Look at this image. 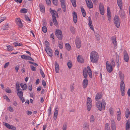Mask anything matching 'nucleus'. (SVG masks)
Segmentation results:
<instances>
[{
  "mask_svg": "<svg viewBox=\"0 0 130 130\" xmlns=\"http://www.w3.org/2000/svg\"><path fill=\"white\" fill-rule=\"evenodd\" d=\"M6 17H2L0 18V22H1L6 19Z\"/></svg>",
  "mask_w": 130,
  "mask_h": 130,
  "instance_id": "4d7b16f0",
  "label": "nucleus"
},
{
  "mask_svg": "<svg viewBox=\"0 0 130 130\" xmlns=\"http://www.w3.org/2000/svg\"><path fill=\"white\" fill-rule=\"evenodd\" d=\"M120 111V109H119V111L117 112V113H119L117 115V119L118 121H120L121 119V116L120 115V114H121V112Z\"/></svg>",
  "mask_w": 130,
  "mask_h": 130,
  "instance_id": "f704fd0d",
  "label": "nucleus"
},
{
  "mask_svg": "<svg viewBox=\"0 0 130 130\" xmlns=\"http://www.w3.org/2000/svg\"><path fill=\"white\" fill-rule=\"evenodd\" d=\"M20 85L23 90H26L27 88V85L25 84H24L23 83H21Z\"/></svg>",
  "mask_w": 130,
  "mask_h": 130,
  "instance_id": "cd10ccee",
  "label": "nucleus"
},
{
  "mask_svg": "<svg viewBox=\"0 0 130 130\" xmlns=\"http://www.w3.org/2000/svg\"><path fill=\"white\" fill-rule=\"evenodd\" d=\"M88 19H89L88 25H89L92 24V22L91 21V19L90 17H89Z\"/></svg>",
  "mask_w": 130,
  "mask_h": 130,
  "instance_id": "e2e57ef3",
  "label": "nucleus"
},
{
  "mask_svg": "<svg viewBox=\"0 0 130 130\" xmlns=\"http://www.w3.org/2000/svg\"><path fill=\"white\" fill-rule=\"evenodd\" d=\"M117 66L119 67V56H117Z\"/></svg>",
  "mask_w": 130,
  "mask_h": 130,
  "instance_id": "09e8293b",
  "label": "nucleus"
},
{
  "mask_svg": "<svg viewBox=\"0 0 130 130\" xmlns=\"http://www.w3.org/2000/svg\"><path fill=\"white\" fill-rule=\"evenodd\" d=\"M50 12L52 15V18L58 17V15L57 11L55 10H52L51 8L50 9Z\"/></svg>",
  "mask_w": 130,
  "mask_h": 130,
  "instance_id": "1a4fd4ad",
  "label": "nucleus"
},
{
  "mask_svg": "<svg viewBox=\"0 0 130 130\" xmlns=\"http://www.w3.org/2000/svg\"><path fill=\"white\" fill-rule=\"evenodd\" d=\"M110 127H109L108 124L106 123L105 124V130H109Z\"/></svg>",
  "mask_w": 130,
  "mask_h": 130,
  "instance_id": "bf43d9fd",
  "label": "nucleus"
},
{
  "mask_svg": "<svg viewBox=\"0 0 130 130\" xmlns=\"http://www.w3.org/2000/svg\"><path fill=\"white\" fill-rule=\"evenodd\" d=\"M13 45L15 47L17 46H21L22 45L20 43L17 42H14L13 43Z\"/></svg>",
  "mask_w": 130,
  "mask_h": 130,
  "instance_id": "a18cd8bd",
  "label": "nucleus"
},
{
  "mask_svg": "<svg viewBox=\"0 0 130 130\" xmlns=\"http://www.w3.org/2000/svg\"><path fill=\"white\" fill-rule=\"evenodd\" d=\"M95 36L96 37V39L98 41H99L100 40V35L97 34L96 33L95 34Z\"/></svg>",
  "mask_w": 130,
  "mask_h": 130,
  "instance_id": "13d9d810",
  "label": "nucleus"
},
{
  "mask_svg": "<svg viewBox=\"0 0 130 130\" xmlns=\"http://www.w3.org/2000/svg\"><path fill=\"white\" fill-rule=\"evenodd\" d=\"M130 115V111L128 108L126 109V112L125 113V117L127 118H128Z\"/></svg>",
  "mask_w": 130,
  "mask_h": 130,
  "instance_id": "7c9ffc66",
  "label": "nucleus"
},
{
  "mask_svg": "<svg viewBox=\"0 0 130 130\" xmlns=\"http://www.w3.org/2000/svg\"><path fill=\"white\" fill-rule=\"evenodd\" d=\"M106 68L107 71L109 73H111L113 70V67L111 64L108 63V62L107 61L106 62Z\"/></svg>",
  "mask_w": 130,
  "mask_h": 130,
  "instance_id": "0eeeda50",
  "label": "nucleus"
},
{
  "mask_svg": "<svg viewBox=\"0 0 130 130\" xmlns=\"http://www.w3.org/2000/svg\"><path fill=\"white\" fill-rule=\"evenodd\" d=\"M117 2L119 7L121 9L122 7V0H117Z\"/></svg>",
  "mask_w": 130,
  "mask_h": 130,
  "instance_id": "c85d7f7f",
  "label": "nucleus"
},
{
  "mask_svg": "<svg viewBox=\"0 0 130 130\" xmlns=\"http://www.w3.org/2000/svg\"><path fill=\"white\" fill-rule=\"evenodd\" d=\"M53 21L55 26H57L58 25L57 22L55 18H53Z\"/></svg>",
  "mask_w": 130,
  "mask_h": 130,
  "instance_id": "58836bf2",
  "label": "nucleus"
},
{
  "mask_svg": "<svg viewBox=\"0 0 130 130\" xmlns=\"http://www.w3.org/2000/svg\"><path fill=\"white\" fill-rule=\"evenodd\" d=\"M99 8L100 13L102 15L104 14V8L103 4L102 3H100L99 4Z\"/></svg>",
  "mask_w": 130,
  "mask_h": 130,
  "instance_id": "9d476101",
  "label": "nucleus"
},
{
  "mask_svg": "<svg viewBox=\"0 0 130 130\" xmlns=\"http://www.w3.org/2000/svg\"><path fill=\"white\" fill-rule=\"evenodd\" d=\"M90 59L91 61L93 63H96L99 58L98 53L95 51L91 52L90 54Z\"/></svg>",
  "mask_w": 130,
  "mask_h": 130,
  "instance_id": "f03ea898",
  "label": "nucleus"
},
{
  "mask_svg": "<svg viewBox=\"0 0 130 130\" xmlns=\"http://www.w3.org/2000/svg\"><path fill=\"white\" fill-rule=\"evenodd\" d=\"M102 95V93H98L95 96V99L96 100L98 101L101 98Z\"/></svg>",
  "mask_w": 130,
  "mask_h": 130,
  "instance_id": "b1692460",
  "label": "nucleus"
},
{
  "mask_svg": "<svg viewBox=\"0 0 130 130\" xmlns=\"http://www.w3.org/2000/svg\"><path fill=\"white\" fill-rule=\"evenodd\" d=\"M67 65L69 69L71 68L72 67V63L70 61H69L68 62Z\"/></svg>",
  "mask_w": 130,
  "mask_h": 130,
  "instance_id": "79ce46f5",
  "label": "nucleus"
},
{
  "mask_svg": "<svg viewBox=\"0 0 130 130\" xmlns=\"http://www.w3.org/2000/svg\"><path fill=\"white\" fill-rule=\"evenodd\" d=\"M72 4L73 7H75L76 6V0H71Z\"/></svg>",
  "mask_w": 130,
  "mask_h": 130,
  "instance_id": "ea45409f",
  "label": "nucleus"
},
{
  "mask_svg": "<svg viewBox=\"0 0 130 130\" xmlns=\"http://www.w3.org/2000/svg\"><path fill=\"white\" fill-rule=\"evenodd\" d=\"M40 73L41 75L43 78H44L45 77V75L41 69H40Z\"/></svg>",
  "mask_w": 130,
  "mask_h": 130,
  "instance_id": "052dcab7",
  "label": "nucleus"
},
{
  "mask_svg": "<svg viewBox=\"0 0 130 130\" xmlns=\"http://www.w3.org/2000/svg\"><path fill=\"white\" fill-rule=\"evenodd\" d=\"M92 101L90 98L88 97L87 101V107L88 111H89L92 106Z\"/></svg>",
  "mask_w": 130,
  "mask_h": 130,
  "instance_id": "39448f33",
  "label": "nucleus"
},
{
  "mask_svg": "<svg viewBox=\"0 0 130 130\" xmlns=\"http://www.w3.org/2000/svg\"><path fill=\"white\" fill-rule=\"evenodd\" d=\"M42 30L44 32L46 33L47 32V28L45 26H44L42 28Z\"/></svg>",
  "mask_w": 130,
  "mask_h": 130,
  "instance_id": "3c124183",
  "label": "nucleus"
},
{
  "mask_svg": "<svg viewBox=\"0 0 130 130\" xmlns=\"http://www.w3.org/2000/svg\"><path fill=\"white\" fill-rule=\"evenodd\" d=\"M45 44L46 46V47L48 46H49V42L47 41H45Z\"/></svg>",
  "mask_w": 130,
  "mask_h": 130,
  "instance_id": "338daca9",
  "label": "nucleus"
},
{
  "mask_svg": "<svg viewBox=\"0 0 130 130\" xmlns=\"http://www.w3.org/2000/svg\"><path fill=\"white\" fill-rule=\"evenodd\" d=\"M28 89L29 90L31 91L32 89V84L30 83L28 84Z\"/></svg>",
  "mask_w": 130,
  "mask_h": 130,
  "instance_id": "de8ad7c7",
  "label": "nucleus"
},
{
  "mask_svg": "<svg viewBox=\"0 0 130 130\" xmlns=\"http://www.w3.org/2000/svg\"><path fill=\"white\" fill-rule=\"evenodd\" d=\"M108 20L109 22H110L111 20V15L110 13L107 14Z\"/></svg>",
  "mask_w": 130,
  "mask_h": 130,
  "instance_id": "603ef678",
  "label": "nucleus"
},
{
  "mask_svg": "<svg viewBox=\"0 0 130 130\" xmlns=\"http://www.w3.org/2000/svg\"><path fill=\"white\" fill-rule=\"evenodd\" d=\"M81 10L83 16L85 17L86 15V12L85 10L83 7L81 8Z\"/></svg>",
  "mask_w": 130,
  "mask_h": 130,
  "instance_id": "e433bc0d",
  "label": "nucleus"
},
{
  "mask_svg": "<svg viewBox=\"0 0 130 130\" xmlns=\"http://www.w3.org/2000/svg\"><path fill=\"white\" fill-rule=\"evenodd\" d=\"M56 35L59 40H61L62 38V35L61 31L58 30L56 31Z\"/></svg>",
  "mask_w": 130,
  "mask_h": 130,
  "instance_id": "6e6552de",
  "label": "nucleus"
},
{
  "mask_svg": "<svg viewBox=\"0 0 130 130\" xmlns=\"http://www.w3.org/2000/svg\"><path fill=\"white\" fill-rule=\"evenodd\" d=\"M6 92L8 93H11V91L10 89H5Z\"/></svg>",
  "mask_w": 130,
  "mask_h": 130,
  "instance_id": "69168bd1",
  "label": "nucleus"
},
{
  "mask_svg": "<svg viewBox=\"0 0 130 130\" xmlns=\"http://www.w3.org/2000/svg\"><path fill=\"white\" fill-rule=\"evenodd\" d=\"M4 98L8 102L10 101V100L9 99L8 97L6 95H4L3 96Z\"/></svg>",
  "mask_w": 130,
  "mask_h": 130,
  "instance_id": "5fc2aeb1",
  "label": "nucleus"
},
{
  "mask_svg": "<svg viewBox=\"0 0 130 130\" xmlns=\"http://www.w3.org/2000/svg\"><path fill=\"white\" fill-rule=\"evenodd\" d=\"M77 61L78 62L81 63L83 62V59L80 57L79 55L78 56L77 58Z\"/></svg>",
  "mask_w": 130,
  "mask_h": 130,
  "instance_id": "c9c22d12",
  "label": "nucleus"
},
{
  "mask_svg": "<svg viewBox=\"0 0 130 130\" xmlns=\"http://www.w3.org/2000/svg\"><path fill=\"white\" fill-rule=\"evenodd\" d=\"M45 50L49 56L51 57H52V51L51 48L49 46H47L46 47Z\"/></svg>",
  "mask_w": 130,
  "mask_h": 130,
  "instance_id": "9b49d317",
  "label": "nucleus"
},
{
  "mask_svg": "<svg viewBox=\"0 0 130 130\" xmlns=\"http://www.w3.org/2000/svg\"><path fill=\"white\" fill-rule=\"evenodd\" d=\"M83 74L84 77L86 78L87 77V73L90 78L92 77V72L89 66H88L87 68H85L83 70Z\"/></svg>",
  "mask_w": 130,
  "mask_h": 130,
  "instance_id": "7ed1b4c3",
  "label": "nucleus"
},
{
  "mask_svg": "<svg viewBox=\"0 0 130 130\" xmlns=\"http://www.w3.org/2000/svg\"><path fill=\"white\" fill-rule=\"evenodd\" d=\"M54 4L57 6L58 4V1L57 0H52Z\"/></svg>",
  "mask_w": 130,
  "mask_h": 130,
  "instance_id": "6e6d98bb",
  "label": "nucleus"
},
{
  "mask_svg": "<svg viewBox=\"0 0 130 130\" xmlns=\"http://www.w3.org/2000/svg\"><path fill=\"white\" fill-rule=\"evenodd\" d=\"M9 26L8 24H6L3 27V30H6L9 28Z\"/></svg>",
  "mask_w": 130,
  "mask_h": 130,
  "instance_id": "4c0bfd02",
  "label": "nucleus"
},
{
  "mask_svg": "<svg viewBox=\"0 0 130 130\" xmlns=\"http://www.w3.org/2000/svg\"><path fill=\"white\" fill-rule=\"evenodd\" d=\"M61 4V7L62 8L63 11L65 12L66 11V6L65 4V1H60Z\"/></svg>",
  "mask_w": 130,
  "mask_h": 130,
  "instance_id": "6ab92c4d",
  "label": "nucleus"
},
{
  "mask_svg": "<svg viewBox=\"0 0 130 130\" xmlns=\"http://www.w3.org/2000/svg\"><path fill=\"white\" fill-rule=\"evenodd\" d=\"M5 125L8 128L10 129V128H11L10 127V125L9 124L7 123H5Z\"/></svg>",
  "mask_w": 130,
  "mask_h": 130,
  "instance_id": "680f3d73",
  "label": "nucleus"
},
{
  "mask_svg": "<svg viewBox=\"0 0 130 130\" xmlns=\"http://www.w3.org/2000/svg\"><path fill=\"white\" fill-rule=\"evenodd\" d=\"M16 24L18 25L20 28L23 27V26L20 19L19 18H16L15 19Z\"/></svg>",
  "mask_w": 130,
  "mask_h": 130,
  "instance_id": "ddd939ff",
  "label": "nucleus"
},
{
  "mask_svg": "<svg viewBox=\"0 0 130 130\" xmlns=\"http://www.w3.org/2000/svg\"><path fill=\"white\" fill-rule=\"evenodd\" d=\"M21 57L23 59L29 60L32 61H34L33 59L28 56H26L24 55H22L21 56Z\"/></svg>",
  "mask_w": 130,
  "mask_h": 130,
  "instance_id": "dca6fc26",
  "label": "nucleus"
},
{
  "mask_svg": "<svg viewBox=\"0 0 130 130\" xmlns=\"http://www.w3.org/2000/svg\"><path fill=\"white\" fill-rule=\"evenodd\" d=\"M17 94L19 96L20 99L22 100V103H23L25 101V100L24 99V98L23 97V93L22 91H18Z\"/></svg>",
  "mask_w": 130,
  "mask_h": 130,
  "instance_id": "f8f14e48",
  "label": "nucleus"
},
{
  "mask_svg": "<svg viewBox=\"0 0 130 130\" xmlns=\"http://www.w3.org/2000/svg\"><path fill=\"white\" fill-rule=\"evenodd\" d=\"M114 23L116 27L118 28L120 26V21L118 16L115 15L114 18Z\"/></svg>",
  "mask_w": 130,
  "mask_h": 130,
  "instance_id": "423d86ee",
  "label": "nucleus"
},
{
  "mask_svg": "<svg viewBox=\"0 0 130 130\" xmlns=\"http://www.w3.org/2000/svg\"><path fill=\"white\" fill-rule=\"evenodd\" d=\"M111 127L112 130H116V126L115 125V123L113 120H112L111 122Z\"/></svg>",
  "mask_w": 130,
  "mask_h": 130,
  "instance_id": "aec40b11",
  "label": "nucleus"
},
{
  "mask_svg": "<svg viewBox=\"0 0 130 130\" xmlns=\"http://www.w3.org/2000/svg\"><path fill=\"white\" fill-rule=\"evenodd\" d=\"M40 10V11L42 13H44L45 12V7L42 4L40 3L39 4Z\"/></svg>",
  "mask_w": 130,
  "mask_h": 130,
  "instance_id": "393cba45",
  "label": "nucleus"
},
{
  "mask_svg": "<svg viewBox=\"0 0 130 130\" xmlns=\"http://www.w3.org/2000/svg\"><path fill=\"white\" fill-rule=\"evenodd\" d=\"M75 43L77 48H79L81 46L80 40L79 39H76L75 41Z\"/></svg>",
  "mask_w": 130,
  "mask_h": 130,
  "instance_id": "a211bd4d",
  "label": "nucleus"
},
{
  "mask_svg": "<svg viewBox=\"0 0 130 130\" xmlns=\"http://www.w3.org/2000/svg\"><path fill=\"white\" fill-rule=\"evenodd\" d=\"M8 109L9 111L12 112H13L14 110L13 108L11 106L8 107Z\"/></svg>",
  "mask_w": 130,
  "mask_h": 130,
  "instance_id": "0e129e2a",
  "label": "nucleus"
},
{
  "mask_svg": "<svg viewBox=\"0 0 130 130\" xmlns=\"http://www.w3.org/2000/svg\"><path fill=\"white\" fill-rule=\"evenodd\" d=\"M27 12V10L25 8H23L20 10V12L21 13H25Z\"/></svg>",
  "mask_w": 130,
  "mask_h": 130,
  "instance_id": "37998d69",
  "label": "nucleus"
},
{
  "mask_svg": "<svg viewBox=\"0 0 130 130\" xmlns=\"http://www.w3.org/2000/svg\"><path fill=\"white\" fill-rule=\"evenodd\" d=\"M106 103L104 100H103L102 102H98L96 103V106L99 110L101 111L102 109L105 108Z\"/></svg>",
  "mask_w": 130,
  "mask_h": 130,
  "instance_id": "20e7f679",
  "label": "nucleus"
},
{
  "mask_svg": "<svg viewBox=\"0 0 130 130\" xmlns=\"http://www.w3.org/2000/svg\"><path fill=\"white\" fill-rule=\"evenodd\" d=\"M111 65L113 67H114L115 66V60L113 59H112L111 60Z\"/></svg>",
  "mask_w": 130,
  "mask_h": 130,
  "instance_id": "49530a36",
  "label": "nucleus"
},
{
  "mask_svg": "<svg viewBox=\"0 0 130 130\" xmlns=\"http://www.w3.org/2000/svg\"><path fill=\"white\" fill-rule=\"evenodd\" d=\"M67 125L66 124H64L62 127L63 130H66Z\"/></svg>",
  "mask_w": 130,
  "mask_h": 130,
  "instance_id": "774afa93",
  "label": "nucleus"
},
{
  "mask_svg": "<svg viewBox=\"0 0 130 130\" xmlns=\"http://www.w3.org/2000/svg\"><path fill=\"white\" fill-rule=\"evenodd\" d=\"M73 20L74 23H76L77 20V14L75 11H73L72 13Z\"/></svg>",
  "mask_w": 130,
  "mask_h": 130,
  "instance_id": "f3484780",
  "label": "nucleus"
},
{
  "mask_svg": "<svg viewBox=\"0 0 130 130\" xmlns=\"http://www.w3.org/2000/svg\"><path fill=\"white\" fill-rule=\"evenodd\" d=\"M94 120L95 119L94 116L93 115H91L90 118V122H93L94 121Z\"/></svg>",
  "mask_w": 130,
  "mask_h": 130,
  "instance_id": "c03bdc74",
  "label": "nucleus"
},
{
  "mask_svg": "<svg viewBox=\"0 0 130 130\" xmlns=\"http://www.w3.org/2000/svg\"><path fill=\"white\" fill-rule=\"evenodd\" d=\"M15 87L17 91H19L20 90V86L19 85V83L18 81H17L16 82V84L15 85Z\"/></svg>",
  "mask_w": 130,
  "mask_h": 130,
  "instance_id": "2f4dec72",
  "label": "nucleus"
},
{
  "mask_svg": "<svg viewBox=\"0 0 130 130\" xmlns=\"http://www.w3.org/2000/svg\"><path fill=\"white\" fill-rule=\"evenodd\" d=\"M112 42L114 45L115 48H117V42L116 41V38L115 37L113 36L112 37Z\"/></svg>",
  "mask_w": 130,
  "mask_h": 130,
  "instance_id": "4468645a",
  "label": "nucleus"
},
{
  "mask_svg": "<svg viewBox=\"0 0 130 130\" xmlns=\"http://www.w3.org/2000/svg\"><path fill=\"white\" fill-rule=\"evenodd\" d=\"M58 107L55 108V110L54 112V120H56L58 115Z\"/></svg>",
  "mask_w": 130,
  "mask_h": 130,
  "instance_id": "412c9836",
  "label": "nucleus"
},
{
  "mask_svg": "<svg viewBox=\"0 0 130 130\" xmlns=\"http://www.w3.org/2000/svg\"><path fill=\"white\" fill-rule=\"evenodd\" d=\"M7 50L9 51H11L13 50V47L12 46H10V45H9L7 46Z\"/></svg>",
  "mask_w": 130,
  "mask_h": 130,
  "instance_id": "a19ab883",
  "label": "nucleus"
},
{
  "mask_svg": "<svg viewBox=\"0 0 130 130\" xmlns=\"http://www.w3.org/2000/svg\"><path fill=\"white\" fill-rule=\"evenodd\" d=\"M84 130H89V125L86 123H84L83 125Z\"/></svg>",
  "mask_w": 130,
  "mask_h": 130,
  "instance_id": "bb28decb",
  "label": "nucleus"
},
{
  "mask_svg": "<svg viewBox=\"0 0 130 130\" xmlns=\"http://www.w3.org/2000/svg\"><path fill=\"white\" fill-rule=\"evenodd\" d=\"M124 58L125 61L126 62L128 61L129 59V57L126 52H125L124 53Z\"/></svg>",
  "mask_w": 130,
  "mask_h": 130,
  "instance_id": "5701e85b",
  "label": "nucleus"
},
{
  "mask_svg": "<svg viewBox=\"0 0 130 130\" xmlns=\"http://www.w3.org/2000/svg\"><path fill=\"white\" fill-rule=\"evenodd\" d=\"M109 112L110 114L112 116L114 115V111L113 109L112 108H110L109 109Z\"/></svg>",
  "mask_w": 130,
  "mask_h": 130,
  "instance_id": "72a5a7b5",
  "label": "nucleus"
},
{
  "mask_svg": "<svg viewBox=\"0 0 130 130\" xmlns=\"http://www.w3.org/2000/svg\"><path fill=\"white\" fill-rule=\"evenodd\" d=\"M30 67L31 70L33 71H36V67H34L32 65L30 66Z\"/></svg>",
  "mask_w": 130,
  "mask_h": 130,
  "instance_id": "864d4df0",
  "label": "nucleus"
},
{
  "mask_svg": "<svg viewBox=\"0 0 130 130\" xmlns=\"http://www.w3.org/2000/svg\"><path fill=\"white\" fill-rule=\"evenodd\" d=\"M119 76L120 79L121 80L120 84L121 92L122 95L123 96L125 95V84L124 81V75L120 71L119 72Z\"/></svg>",
  "mask_w": 130,
  "mask_h": 130,
  "instance_id": "f257e3e1",
  "label": "nucleus"
},
{
  "mask_svg": "<svg viewBox=\"0 0 130 130\" xmlns=\"http://www.w3.org/2000/svg\"><path fill=\"white\" fill-rule=\"evenodd\" d=\"M70 30L72 34H74L75 33L74 27H71L70 28Z\"/></svg>",
  "mask_w": 130,
  "mask_h": 130,
  "instance_id": "8fccbe9b",
  "label": "nucleus"
},
{
  "mask_svg": "<svg viewBox=\"0 0 130 130\" xmlns=\"http://www.w3.org/2000/svg\"><path fill=\"white\" fill-rule=\"evenodd\" d=\"M126 130H130V121L128 120L126 124Z\"/></svg>",
  "mask_w": 130,
  "mask_h": 130,
  "instance_id": "a878e982",
  "label": "nucleus"
},
{
  "mask_svg": "<svg viewBox=\"0 0 130 130\" xmlns=\"http://www.w3.org/2000/svg\"><path fill=\"white\" fill-rule=\"evenodd\" d=\"M88 84V80L86 78H85L83 81V88H86Z\"/></svg>",
  "mask_w": 130,
  "mask_h": 130,
  "instance_id": "4be33fe9",
  "label": "nucleus"
},
{
  "mask_svg": "<svg viewBox=\"0 0 130 130\" xmlns=\"http://www.w3.org/2000/svg\"><path fill=\"white\" fill-rule=\"evenodd\" d=\"M86 2L88 7L89 8L93 7V4L90 0H86Z\"/></svg>",
  "mask_w": 130,
  "mask_h": 130,
  "instance_id": "2eb2a0df",
  "label": "nucleus"
},
{
  "mask_svg": "<svg viewBox=\"0 0 130 130\" xmlns=\"http://www.w3.org/2000/svg\"><path fill=\"white\" fill-rule=\"evenodd\" d=\"M119 12L120 17L122 18H123L124 17V10L121 9L120 10Z\"/></svg>",
  "mask_w": 130,
  "mask_h": 130,
  "instance_id": "c756f323",
  "label": "nucleus"
},
{
  "mask_svg": "<svg viewBox=\"0 0 130 130\" xmlns=\"http://www.w3.org/2000/svg\"><path fill=\"white\" fill-rule=\"evenodd\" d=\"M65 46L66 49L70 51L71 50V46L69 43L66 44Z\"/></svg>",
  "mask_w": 130,
  "mask_h": 130,
  "instance_id": "473e14b6",
  "label": "nucleus"
}]
</instances>
